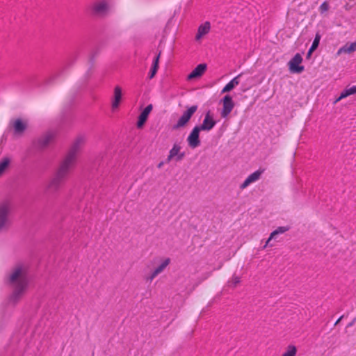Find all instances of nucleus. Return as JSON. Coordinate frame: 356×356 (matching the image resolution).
Segmentation results:
<instances>
[{
    "instance_id": "b1692460",
    "label": "nucleus",
    "mask_w": 356,
    "mask_h": 356,
    "mask_svg": "<svg viewBox=\"0 0 356 356\" xmlns=\"http://www.w3.org/2000/svg\"><path fill=\"white\" fill-rule=\"evenodd\" d=\"M10 164V159L8 157H3L0 161V177L8 168Z\"/></svg>"
},
{
    "instance_id": "f03ea898",
    "label": "nucleus",
    "mask_w": 356,
    "mask_h": 356,
    "mask_svg": "<svg viewBox=\"0 0 356 356\" xmlns=\"http://www.w3.org/2000/svg\"><path fill=\"white\" fill-rule=\"evenodd\" d=\"M83 143V137L80 136L76 138L56 172L65 178L67 177L75 165L77 154Z\"/></svg>"
},
{
    "instance_id": "4be33fe9",
    "label": "nucleus",
    "mask_w": 356,
    "mask_h": 356,
    "mask_svg": "<svg viewBox=\"0 0 356 356\" xmlns=\"http://www.w3.org/2000/svg\"><path fill=\"white\" fill-rule=\"evenodd\" d=\"M356 93V86H353L350 88H345L340 94L339 97L336 99L335 102L340 101L341 99L346 98L351 95Z\"/></svg>"
},
{
    "instance_id": "6e6552de",
    "label": "nucleus",
    "mask_w": 356,
    "mask_h": 356,
    "mask_svg": "<svg viewBox=\"0 0 356 356\" xmlns=\"http://www.w3.org/2000/svg\"><path fill=\"white\" fill-rule=\"evenodd\" d=\"M181 147L177 143H175L172 149L169 152V154L166 159V161L169 163L173 159H175L176 161H180L185 157V152H181Z\"/></svg>"
},
{
    "instance_id": "7c9ffc66",
    "label": "nucleus",
    "mask_w": 356,
    "mask_h": 356,
    "mask_svg": "<svg viewBox=\"0 0 356 356\" xmlns=\"http://www.w3.org/2000/svg\"><path fill=\"white\" fill-rule=\"evenodd\" d=\"M163 161H161L157 165L158 168H161L163 165Z\"/></svg>"
},
{
    "instance_id": "2eb2a0df",
    "label": "nucleus",
    "mask_w": 356,
    "mask_h": 356,
    "mask_svg": "<svg viewBox=\"0 0 356 356\" xmlns=\"http://www.w3.org/2000/svg\"><path fill=\"white\" fill-rule=\"evenodd\" d=\"M153 106L152 104L147 105L143 111L140 113L138 116V122H137V127L142 128L147 121L148 116L151 111H152Z\"/></svg>"
},
{
    "instance_id": "bb28decb",
    "label": "nucleus",
    "mask_w": 356,
    "mask_h": 356,
    "mask_svg": "<svg viewBox=\"0 0 356 356\" xmlns=\"http://www.w3.org/2000/svg\"><path fill=\"white\" fill-rule=\"evenodd\" d=\"M321 35L319 33H317L315 35L314 40L313 41V43L310 47V51H314L317 47H318L320 40H321Z\"/></svg>"
},
{
    "instance_id": "39448f33",
    "label": "nucleus",
    "mask_w": 356,
    "mask_h": 356,
    "mask_svg": "<svg viewBox=\"0 0 356 356\" xmlns=\"http://www.w3.org/2000/svg\"><path fill=\"white\" fill-rule=\"evenodd\" d=\"M221 102L222 103V109L220 112V116L222 118H226L233 110L235 104L232 97L229 95H225Z\"/></svg>"
},
{
    "instance_id": "7ed1b4c3",
    "label": "nucleus",
    "mask_w": 356,
    "mask_h": 356,
    "mask_svg": "<svg viewBox=\"0 0 356 356\" xmlns=\"http://www.w3.org/2000/svg\"><path fill=\"white\" fill-rule=\"evenodd\" d=\"M12 202L9 199L0 201V232L7 230L11 224Z\"/></svg>"
},
{
    "instance_id": "dca6fc26",
    "label": "nucleus",
    "mask_w": 356,
    "mask_h": 356,
    "mask_svg": "<svg viewBox=\"0 0 356 356\" xmlns=\"http://www.w3.org/2000/svg\"><path fill=\"white\" fill-rule=\"evenodd\" d=\"M207 64L201 63L199 64L188 75V79L192 80L195 78H198L202 76V74L207 70Z\"/></svg>"
},
{
    "instance_id": "393cba45",
    "label": "nucleus",
    "mask_w": 356,
    "mask_h": 356,
    "mask_svg": "<svg viewBox=\"0 0 356 356\" xmlns=\"http://www.w3.org/2000/svg\"><path fill=\"white\" fill-rule=\"evenodd\" d=\"M160 54H159L154 58L152 67L151 69V72L149 73V79H152L156 73V71L159 67V60Z\"/></svg>"
},
{
    "instance_id": "412c9836",
    "label": "nucleus",
    "mask_w": 356,
    "mask_h": 356,
    "mask_svg": "<svg viewBox=\"0 0 356 356\" xmlns=\"http://www.w3.org/2000/svg\"><path fill=\"white\" fill-rule=\"evenodd\" d=\"M241 76V74H238L234 79H232L222 90V93L227 92L232 90L235 86L239 84L238 78Z\"/></svg>"
},
{
    "instance_id": "423d86ee",
    "label": "nucleus",
    "mask_w": 356,
    "mask_h": 356,
    "mask_svg": "<svg viewBox=\"0 0 356 356\" xmlns=\"http://www.w3.org/2000/svg\"><path fill=\"white\" fill-rule=\"evenodd\" d=\"M201 131L198 126H195L190 133L187 138V142L191 148L195 149L200 146L201 143L200 140V132Z\"/></svg>"
},
{
    "instance_id": "c85d7f7f",
    "label": "nucleus",
    "mask_w": 356,
    "mask_h": 356,
    "mask_svg": "<svg viewBox=\"0 0 356 356\" xmlns=\"http://www.w3.org/2000/svg\"><path fill=\"white\" fill-rule=\"evenodd\" d=\"M241 282V279L238 276H234L232 278V282L234 284V286H236L239 282Z\"/></svg>"
},
{
    "instance_id": "6ab92c4d",
    "label": "nucleus",
    "mask_w": 356,
    "mask_h": 356,
    "mask_svg": "<svg viewBox=\"0 0 356 356\" xmlns=\"http://www.w3.org/2000/svg\"><path fill=\"white\" fill-rule=\"evenodd\" d=\"M211 29V24L209 22H206L201 24L197 29V33L195 35V40H200L204 35L207 34Z\"/></svg>"
},
{
    "instance_id": "9b49d317",
    "label": "nucleus",
    "mask_w": 356,
    "mask_h": 356,
    "mask_svg": "<svg viewBox=\"0 0 356 356\" xmlns=\"http://www.w3.org/2000/svg\"><path fill=\"white\" fill-rule=\"evenodd\" d=\"M170 259L165 258L146 278L147 281L152 282L156 277L163 273L170 264Z\"/></svg>"
},
{
    "instance_id": "20e7f679",
    "label": "nucleus",
    "mask_w": 356,
    "mask_h": 356,
    "mask_svg": "<svg viewBox=\"0 0 356 356\" xmlns=\"http://www.w3.org/2000/svg\"><path fill=\"white\" fill-rule=\"evenodd\" d=\"M197 105H193L188 108L187 110L182 113L181 116L179 118L177 123L172 126V129L177 130L186 126V124L191 120V117L197 111Z\"/></svg>"
},
{
    "instance_id": "1a4fd4ad",
    "label": "nucleus",
    "mask_w": 356,
    "mask_h": 356,
    "mask_svg": "<svg viewBox=\"0 0 356 356\" xmlns=\"http://www.w3.org/2000/svg\"><path fill=\"white\" fill-rule=\"evenodd\" d=\"M302 61V56L297 53L289 62V70L292 72L301 73L304 70V66L300 65Z\"/></svg>"
},
{
    "instance_id": "c756f323",
    "label": "nucleus",
    "mask_w": 356,
    "mask_h": 356,
    "mask_svg": "<svg viewBox=\"0 0 356 356\" xmlns=\"http://www.w3.org/2000/svg\"><path fill=\"white\" fill-rule=\"evenodd\" d=\"M356 323V321H355V318L353 319V321L348 325V327L353 326Z\"/></svg>"
},
{
    "instance_id": "473e14b6",
    "label": "nucleus",
    "mask_w": 356,
    "mask_h": 356,
    "mask_svg": "<svg viewBox=\"0 0 356 356\" xmlns=\"http://www.w3.org/2000/svg\"><path fill=\"white\" fill-rule=\"evenodd\" d=\"M312 52L313 51H310V49H309L308 52H307V57H309Z\"/></svg>"
},
{
    "instance_id": "a878e982",
    "label": "nucleus",
    "mask_w": 356,
    "mask_h": 356,
    "mask_svg": "<svg viewBox=\"0 0 356 356\" xmlns=\"http://www.w3.org/2000/svg\"><path fill=\"white\" fill-rule=\"evenodd\" d=\"M297 353V348L293 345H289L285 353L282 356H296Z\"/></svg>"
},
{
    "instance_id": "cd10ccee",
    "label": "nucleus",
    "mask_w": 356,
    "mask_h": 356,
    "mask_svg": "<svg viewBox=\"0 0 356 356\" xmlns=\"http://www.w3.org/2000/svg\"><path fill=\"white\" fill-rule=\"evenodd\" d=\"M330 8L329 3L327 1H324L319 7V11L321 13L327 12Z\"/></svg>"
},
{
    "instance_id": "ddd939ff",
    "label": "nucleus",
    "mask_w": 356,
    "mask_h": 356,
    "mask_svg": "<svg viewBox=\"0 0 356 356\" xmlns=\"http://www.w3.org/2000/svg\"><path fill=\"white\" fill-rule=\"evenodd\" d=\"M264 172V169H259L258 170L254 172L251 175H250L246 179L243 181V184L240 186V188L241 190L247 188L250 184L257 181L259 179L261 175Z\"/></svg>"
},
{
    "instance_id": "5701e85b",
    "label": "nucleus",
    "mask_w": 356,
    "mask_h": 356,
    "mask_svg": "<svg viewBox=\"0 0 356 356\" xmlns=\"http://www.w3.org/2000/svg\"><path fill=\"white\" fill-rule=\"evenodd\" d=\"M288 230H289V228L286 227H279L277 229L274 230L270 234V237L268 238V239L266 242V244L264 245V248H266L269 245V243L271 241V239L273 238L276 235H277L279 234H283V233H284L285 232H286Z\"/></svg>"
},
{
    "instance_id": "a211bd4d",
    "label": "nucleus",
    "mask_w": 356,
    "mask_h": 356,
    "mask_svg": "<svg viewBox=\"0 0 356 356\" xmlns=\"http://www.w3.org/2000/svg\"><path fill=\"white\" fill-rule=\"evenodd\" d=\"M14 132L17 135H22L27 128V124L21 119L15 120L13 123Z\"/></svg>"
},
{
    "instance_id": "9d476101",
    "label": "nucleus",
    "mask_w": 356,
    "mask_h": 356,
    "mask_svg": "<svg viewBox=\"0 0 356 356\" xmlns=\"http://www.w3.org/2000/svg\"><path fill=\"white\" fill-rule=\"evenodd\" d=\"M109 6L106 1H97L92 5L93 13L98 16H104L107 14Z\"/></svg>"
},
{
    "instance_id": "0eeeda50",
    "label": "nucleus",
    "mask_w": 356,
    "mask_h": 356,
    "mask_svg": "<svg viewBox=\"0 0 356 356\" xmlns=\"http://www.w3.org/2000/svg\"><path fill=\"white\" fill-rule=\"evenodd\" d=\"M65 179V177L56 172L54 177L49 180L47 184V189L51 192H57L60 188Z\"/></svg>"
},
{
    "instance_id": "f3484780",
    "label": "nucleus",
    "mask_w": 356,
    "mask_h": 356,
    "mask_svg": "<svg viewBox=\"0 0 356 356\" xmlns=\"http://www.w3.org/2000/svg\"><path fill=\"white\" fill-rule=\"evenodd\" d=\"M122 88L119 86H115L114 88L113 98L111 104L113 110H115L118 108L122 99Z\"/></svg>"
},
{
    "instance_id": "aec40b11",
    "label": "nucleus",
    "mask_w": 356,
    "mask_h": 356,
    "mask_svg": "<svg viewBox=\"0 0 356 356\" xmlns=\"http://www.w3.org/2000/svg\"><path fill=\"white\" fill-rule=\"evenodd\" d=\"M355 51H356V42H352L350 44H346L339 48L337 52V55L340 56L342 54H350Z\"/></svg>"
},
{
    "instance_id": "f8f14e48",
    "label": "nucleus",
    "mask_w": 356,
    "mask_h": 356,
    "mask_svg": "<svg viewBox=\"0 0 356 356\" xmlns=\"http://www.w3.org/2000/svg\"><path fill=\"white\" fill-rule=\"evenodd\" d=\"M216 122L213 120L211 112L209 111L207 112L205 117L203 120L202 123L198 126L202 131H210L216 125Z\"/></svg>"
},
{
    "instance_id": "72a5a7b5",
    "label": "nucleus",
    "mask_w": 356,
    "mask_h": 356,
    "mask_svg": "<svg viewBox=\"0 0 356 356\" xmlns=\"http://www.w3.org/2000/svg\"><path fill=\"white\" fill-rule=\"evenodd\" d=\"M355 321H356V317L355 318Z\"/></svg>"
},
{
    "instance_id": "f257e3e1",
    "label": "nucleus",
    "mask_w": 356,
    "mask_h": 356,
    "mask_svg": "<svg viewBox=\"0 0 356 356\" xmlns=\"http://www.w3.org/2000/svg\"><path fill=\"white\" fill-rule=\"evenodd\" d=\"M8 283L13 288L10 301L15 304L22 298L28 286L29 277L26 268L22 264L16 266L8 277Z\"/></svg>"
},
{
    "instance_id": "4468645a",
    "label": "nucleus",
    "mask_w": 356,
    "mask_h": 356,
    "mask_svg": "<svg viewBox=\"0 0 356 356\" xmlns=\"http://www.w3.org/2000/svg\"><path fill=\"white\" fill-rule=\"evenodd\" d=\"M55 138V133L49 131L41 136L38 140V147L45 148L50 144Z\"/></svg>"
},
{
    "instance_id": "2f4dec72",
    "label": "nucleus",
    "mask_w": 356,
    "mask_h": 356,
    "mask_svg": "<svg viewBox=\"0 0 356 356\" xmlns=\"http://www.w3.org/2000/svg\"><path fill=\"white\" fill-rule=\"evenodd\" d=\"M343 316H341V317H340V318H339V319L335 322L334 325L338 324V323L340 322V321L343 318Z\"/></svg>"
}]
</instances>
